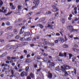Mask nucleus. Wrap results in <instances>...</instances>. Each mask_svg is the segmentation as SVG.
<instances>
[{
    "mask_svg": "<svg viewBox=\"0 0 79 79\" xmlns=\"http://www.w3.org/2000/svg\"><path fill=\"white\" fill-rule=\"evenodd\" d=\"M9 42H17V41L16 40H11Z\"/></svg>",
    "mask_w": 79,
    "mask_h": 79,
    "instance_id": "44",
    "label": "nucleus"
},
{
    "mask_svg": "<svg viewBox=\"0 0 79 79\" xmlns=\"http://www.w3.org/2000/svg\"><path fill=\"white\" fill-rule=\"evenodd\" d=\"M71 73L72 74V75L74 76L75 74V75H76L77 74V70L75 69H73V71H72L71 72Z\"/></svg>",
    "mask_w": 79,
    "mask_h": 79,
    "instance_id": "5",
    "label": "nucleus"
},
{
    "mask_svg": "<svg viewBox=\"0 0 79 79\" xmlns=\"http://www.w3.org/2000/svg\"><path fill=\"white\" fill-rule=\"evenodd\" d=\"M59 14V13L58 12H57L55 14V16L56 17L57 16V15H58Z\"/></svg>",
    "mask_w": 79,
    "mask_h": 79,
    "instance_id": "51",
    "label": "nucleus"
},
{
    "mask_svg": "<svg viewBox=\"0 0 79 79\" xmlns=\"http://www.w3.org/2000/svg\"><path fill=\"white\" fill-rule=\"evenodd\" d=\"M33 12H30L29 13H28L27 15H26V16H28V17H30L32 15Z\"/></svg>",
    "mask_w": 79,
    "mask_h": 79,
    "instance_id": "13",
    "label": "nucleus"
},
{
    "mask_svg": "<svg viewBox=\"0 0 79 79\" xmlns=\"http://www.w3.org/2000/svg\"><path fill=\"white\" fill-rule=\"evenodd\" d=\"M66 1V0H62L61 2H65Z\"/></svg>",
    "mask_w": 79,
    "mask_h": 79,
    "instance_id": "50",
    "label": "nucleus"
},
{
    "mask_svg": "<svg viewBox=\"0 0 79 79\" xmlns=\"http://www.w3.org/2000/svg\"><path fill=\"white\" fill-rule=\"evenodd\" d=\"M20 75V76L22 77H23L25 76L27 77L28 76L27 73L24 71L23 72L21 73Z\"/></svg>",
    "mask_w": 79,
    "mask_h": 79,
    "instance_id": "2",
    "label": "nucleus"
},
{
    "mask_svg": "<svg viewBox=\"0 0 79 79\" xmlns=\"http://www.w3.org/2000/svg\"><path fill=\"white\" fill-rule=\"evenodd\" d=\"M62 23H65V19H63L62 20Z\"/></svg>",
    "mask_w": 79,
    "mask_h": 79,
    "instance_id": "46",
    "label": "nucleus"
},
{
    "mask_svg": "<svg viewBox=\"0 0 79 79\" xmlns=\"http://www.w3.org/2000/svg\"><path fill=\"white\" fill-rule=\"evenodd\" d=\"M64 76L65 77H66L67 76H69V74L68 73V72H66V70L64 72Z\"/></svg>",
    "mask_w": 79,
    "mask_h": 79,
    "instance_id": "21",
    "label": "nucleus"
},
{
    "mask_svg": "<svg viewBox=\"0 0 79 79\" xmlns=\"http://www.w3.org/2000/svg\"><path fill=\"white\" fill-rule=\"evenodd\" d=\"M30 56H31V55H29V54H28V55L27 56V58H29V57H30Z\"/></svg>",
    "mask_w": 79,
    "mask_h": 79,
    "instance_id": "60",
    "label": "nucleus"
},
{
    "mask_svg": "<svg viewBox=\"0 0 79 79\" xmlns=\"http://www.w3.org/2000/svg\"><path fill=\"white\" fill-rule=\"evenodd\" d=\"M61 70L62 71V72H64L66 71V69H64V67L63 66H61Z\"/></svg>",
    "mask_w": 79,
    "mask_h": 79,
    "instance_id": "14",
    "label": "nucleus"
},
{
    "mask_svg": "<svg viewBox=\"0 0 79 79\" xmlns=\"http://www.w3.org/2000/svg\"><path fill=\"white\" fill-rule=\"evenodd\" d=\"M20 38V36H19V35H17L16 36H15V38L16 39H19V38Z\"/></svg>",
    "mask_w": 79,
    "mask_h": 79,
    "instance_id": "28",
    "label": "nucleus"
},
{
    "mask_svg": "<svg viewBox=\"0 0 79 79\" xmlns=\"http://www.w3.org/2000/svg\"><path fill=\"white\" fill-rule=\"evenodd\" d=\"M3 4V3L2 0H0V6H2Z\"/></svg>",
    "mask_w": 79,
    "mask_h": 79,
    "instance_id": "32",
    "label": "nucleus"
},
{
    "mask_svg": "<svg viewBox=\"0 0 79 79\" xmlns=\"http://www.w3.org/2000/svg\"><path fill=\"white\" fill-rule=\"evenodd\" d=\"M22 20H23V19L22 18H21V19H18V22H20V21H22Z\"/></svg>",
    "mask_w": 79,
    "mask_h": 79,
    "instance_id": "45",
    "label": "nucleus"
},
{
    "mask_svg": "<svg viewBox=\"0 0 79 79\" xmlns=\"http://www.w3.org/2000/svg\"><path fill=\"white\" fill-rule=\"evenodd\" d=\"M29 66H27L26 67V69H25V70L26 72L27 73L29 72Z\"/></svg>",
    "mask_w": 79,
    "mask_h": 79,
    "instance_id": "17",
    "label": "nucleus"
},
{
    "mask_svg": "<svg viewBox=\"0 0 79 79\" xmlns=\"http://www.w3.org/2000/svg\"><path fill=\"white\" fill-rule=\"evenodd\" d=\"M6 48H7L8 49H11V46L9 44H8L6 45Z\"/></svg>",
    "mask_w": 79,
    "mask_h": 79,
    "instance_id": "20",
    "label": "nucleus"
},
{
    "mask_svg": "<svg viewBox=\"0 0 79 79\" xmlns=\"http://www.w3.org/2000/svg\"><path fill=\"white\" fill-rule=\"evenodd\" d=\"M41 13V11L38 12L37 13L35 14L36 15H40Z\"/></svg>",
    "mask_w": 79,
    "mask_h": 79,
    "instance_id": "42",
    "label": "nucleus"
},
{
    "mask_svg": "<svg viewBox=\"0 0 79 79\" xmlns=\"http://www.w3.org/2000/svg\"><path fill=\"white\" fill-rule=\"evenodd\" d=\"M3 34V32L2 31H0V36L2 35Z\"/></svg>",
    "mask_w": 79,
    "mask_h": 79,
    "instance_id": "49",
    "label": "nucleus"
},
{
    "mask_svg": "<svg viewBox=\"0 0 79 79\" xmlns=\"http://www.w3.org/2000/svg\"><path fill=\"white\" fill-rule=\"evenodd\" d=\"M76 58H77V57L75 56H74V57H73L72 58V62H74L75 61V60H76Z\"/></svg>",
    "mask_w": 79,
    "mask_h": 79,
    "instance_id": "24",
    "label": "nucleus"
},
{
    "mask_svg": "<svg viewBox=\"0 0 79 79\" xmlns=\"http://www.w3.org/2000/svg\"><path fill=\"white\" fill-rule=\"evenodd\" d=\"M55 65V64L54 63H52L50 65V67H52L54 66Z\"/></svg>",
    "mask_w": 79,
    "mask_h": 79,
    "instance_id": "31",
    "label": "nucleus"
},
{
    "mask_svg": "<svg viewBox=\"0 0 79 79\" xmlns=\"http://www.w3.org/2000/svg\"><path fill=\"white\" fill-rule=\"evenodd\" d=\"M15 7L14 6V5H12L11 7V10H15Z\"/></svg>",
    "mask_w": 79,
    "mask_h": 79,
    "instance_id": "36",
    "label": "nucleus"
},
{
    "mask_svg": "<svg viewBox=\"0 0 79 79\" xmlns=\"http://www.w3.org/2000/svg\"><path fill=\"white\" fill-rule=\"evenodd\" d=\"M30 76L32 78H34L35 77V75L31 72L30 74Z\"/></svg>",
    "mask_w": 79,
    "mask_h": 79,
    "instance_id": "10",
    "label": "nucleus"
},
{
    "mask_svg": "<svg viewBox=\"0 0 79 79\" xmlns=\"http://www.w3.org/2000/svg\"><path fill=\"white\" fill-rule=\"evenodd\" d=\"M16 58V57H11V60H15Z\"/></svg>",
    "mask_w": 79,
    "mask_h": 79,
    "instance_id": "52",
    "label": "nucleus"
},
{
    "mask_svg": "<svg viewBox=\"0 0 79 79\" xmlns=\"http://www.w3.org/2000/svg\"><path fill=\"white\" fill-rule=\"evenodd\" d=\"M77 30L74 29V28H73V29L71 31V32H77Z\"/></svg>",
    "mask_w": 79,
    "mask_h": 79,
    "instance_id": "25",
    "label": "nucleus"
},
{
    "mask_svg": "<svg viewBox=\"0 0 79 79\" xmlns=\"http://www.w3.org/2000/svg\"><path fill=\"white\" fill-rule=\"evenodd\" d=\"M52 13L51 12H50L49 11H47V12L46 13V15H50V13Z\"/></svg>",
    "mask_w": 79,
    "mask_h": 79,
    "instance_id": "30",
    "label": "nucleus"
},
{
    "mask_svg": "<svg viewBox=\"0 0 79 79\" xmlns=\"http://www.w3.org/2000/svg\"><path fill=\"white\" fill-rule=\"evenodd\" d=\"M6 25H7V26H9L10 25V23L8 22L6 23Z\"/></svg>",
    "mask_w": 79,
    "mask_h": 79,
    "instance_id": "41",
    "label": "nucleus"
},
{
    "mask_svg": "<svg viewBox=\"0 0 79 79\" xmlns=\"http://www.w3.org/2000/svg\"><path fill=\"white\" fill-rule=\"evenodd\" d=\"M72 50L75 52H77V51H79V49L77 50V49L76 48H72Z\"/></svg>",
    "mask_w": 79,
    "mask_h": 79,
    "instance_id": "29",
    "label": "nucleus"
},
{
    "mask_svg": "<svg viewBox=\"0 0 79 79\" xmlns=\"http://www.w3.org/2000/svg\"><path fill=\"white\" fill-rule=\"evenodd\" d=\"M23 56H22L20 57V59H21V60H22V59H23Z\"/></svg>",
    "mask_w": 79,
    "mask_h": 79,
    "instance_id": "61",
    "label": "nucleus"
},
{
    "mask_svg": "<svg viewBox=\"0 0 79 79\" xmlns=\"http://www.w3.org/2000/svg\"><path fill=\"white\" fill-rule=\"evenodd\" d=\"M41 46L42 47H44L45 46V44L44 42H43V43L41 44Z\"/></svg>",
    "mask_w": 79,
    "mask_h": 79,
    "instance_id": "43",
    "label": "nucleus"
},
{
    "mask_svg": "<svg viewBox=\"0 0 79 79\" xmlns=\"http://www.w3.org/2000/svg\"><path fill=\"white\" fill-rule=\"evenodd\" d=\"M27 35L28 36H29L31 35V33L30 32H27Z\"/></svg>",
    "mask_w": 79,
    "mask_h": 79,
    "instance_id": "54",
    "label": "nucleus"
},
{
    "mask_svg": "<svg viewBox=\"0 0 79 79\" xmlns=\"http://www.w3.org/2000/svg\"><path fill=\"white\" fill-rule=\"evenodd\" d=\"M23 33V30L22 29H21L20 31V34L21 35Z\"/></svg>",
    "mask_w": 79,
    "mask_h": 79,
    "instance_id": "33",
    "label": "nucleus"
},
{
    "mask_svg": "<svg viewBox=\"0 0 79 79\" xmlns=\"http://www.w3.org/2000/svg\"><path fill=\"white\" fill-rule=\"evenodd\" d=\"M68 19L69 20H71L72 19V18H71V17H68Z\"/></svg>",
    "mask_w": 79,
    "mask_h": 79,
    "instance_id": "53",
    "label": "nucleus"
},
{
    "mask_svg": "<svg viewBox=\"0 0 79 79\" xmlns=\"http://www.w3.org/2000/svg\"><path fill=\"white\" fill-rule=\"evenodd\" d=\"M34 2H35V4L34 6L32 7V10H34V9L37 8L38 5H39L40 2V0H34Z\"/></svg>",
    "mask_w": 79,
    "mask_h": 79,
    "instance_id": "1",
    "label": "nucleus"
},
{
    "mask_svg": "<svg viewBox=\"0 0 79 79\" xmlns=\"http://www.w3.org/2000/svg\"><path fill=\"white\" fill-rule=\"evenodd\" d=\"M12 28V27H9L8 28V29L9 30H10V29H11Z\"/></svg>",
    "mask_w": 79,
    "mask_h": 79,
    "instance_id": "55",
    "label": "nucleus"
},
{
    "mask_svg": "<svg viewBox=\"0 0 79 79\" xmlns=\"http://www.w3.org/2000/svg\"><path fill=\"white\" fill-rule=\"evenodd\" d=\"M63 47L64 48H66L68 47V46L66 44H64L63 45Z\"/></svg>",
    "mask_w": 79,
    "mask_h": 79,
    "instance_id": "22",
    "label": "nucleus"
},
{
    "mask_svg": "<svg viewBox=\"0 0 79 79\" xmlns=\"http://www.w3.org/2000/svg\"><path fill=\"white\" fill-rule=\"evenodd\" d=\"M52 7L53 8V9H52V10L53 12H56L59 10L58 8H56V6H55L54 5H53Z\"/></svg>",
    "mask_w": 79,
    "mask_h": 79,
    "instance_id": "3",
    "label": "nucleus"
},
{
    "mask_svg": "<svg viewBox=\"0 0 79 79\" xmlns=\"http://www.w3.org/2000/svg\"><path fill=\"white\" fill-rule=\"evenodd\" d=\"M64 57H66V56H67L66 52H64Z\"/></svg>",
    "mask_w": 79,
    "mask_h": 79,
    "instance_id": "56",
    "label": "nucleus"
},
{
    "mask_svg": "<svg viewBox=\"0 0 79 79\" xmlns=\"http://www.w3.org/2000/svg\"><path fill=\"white\" fill-rule=\"evenodd\" d=\"M27 79H31V77H28V76L27 78Z\"/></svg>",
    "mask_w": 79,
    "mask_h": 79,
    "instance_id": "63",
    "label": "nucleus"
},
{
    "mask_svg": "<svg viewBox=\"0 0 79 79\" xmlns=\"http://www.w3.org/2000/svg\"><path fill=\"white\" fill-rule=\"evenodd\" d=\"M37 26L38 27H39L40 28H43L44 27L43 26L42 24H38L37 25Z\"/></svg>",
    "mask_w": 79,
    "mask_h": 79,
    "instance_id": "16",
    "label": "nucleus"
},
{
    "mask_svg": "<svg viewBox=\"0 0 79 79\" xmlns=\"http://www.w3.org/2000/svg\"><path fill=\"white\" fill-rule=\"evenodd\" d=\"M11 37V35H8L7 37H6V39H10Z\"/></svg>",
    "mask_w": 79,
    "mask_h": 79,
    "instance_id": "37",
    "label": "nucleus"
},
{
    "mask_svg": "<svg viewBox=\"0 0 79 79\" xmlns=\"http://www.w3.org/2000/svg\"><path fill=\"white\" fill-rule=\"evenodd\" d=\"M58 41H61V43H63L64 42V39L63 38H58Z\"/></svg>",
    "mask_w": 79,
    "mask_h": 79,
    "instance_id": "7",
    "label": "nucleus"
},
{
    "mask_svg": "<svg viewBox=\"0 0 79 79\" xmlns=\"http://www.w3.org/2000/svg\"><path fill=\"white\" fill-rule=\"evenodd\" d=\"M44 43L45 45H48V44H50V42L47 41H45L44 42Z\"/></svg>",
    "mask_w": 79,
    "mask_h": 79,
    "instance_id": "23",
    "label": "nucleus"
},
{
    "mask_svg": "<svg viewBox=\"0 0 79 79\" xmlns=\"http://www.w3.org/2000/svg\"><path fill=\"white\" fill-rule=\"evenodd\" d=\"M59 56L60 57H64V54H62L61 52H59Z\"/></svg>",
    "mask_w": 79,
    "mask_h": 79,
    "instance_id": "26",
    "label": "nucleus"
},
{
    "mask_svg": "<svg viewBox=\"0 0 79 79\" xmlns=\"http://www.w3.org/2000/svg\"><path fill=\"white\" fill-rule=\"evenodd\" d=\"M58 40H56L55 41V43H57L58 42Z\"/></svg>",
    "mask_w": 79,
    "mask_h": 79,
    "instance_id": "64",
    "label": "nucleus"
},
{
    "mask_svg": "<svg viewBox=\"0 0 79 79\" xmlns=\"http://www.w3.org/2000/svg\"><path fill=\"white\" fill-rule=\"evenodd\" d=\"M31 61V60L29 59H27L26 60L25 62L27 63L28 64L30 63Z\"/></svg>",
    "mask_w": 79,
    "mask_h": 79,
    "instance_id": "8",
    "label": "nucleus"
},
{
    "mask_svg": "<svg viewBox=\"0 0 79 79\" xmlns=\"http://www.w3.org/2000/svg\"><path fill=\"white\" fill-rule=\"evenodd\" d=\"M14 33L15 35H17L18 33V30L17 29H15L14 30Z\"/></svg>",
    "mask_w": 79,
    "mask_h": 79,
    "instance_id": "12",
    "label": "nucleus"
},
{
    "mask_svg": "<svg viewBox=\"0 0 79 79\" xmlns=\"http://www.w3.org/2000/svg\"><path fill=\"white\" fill-rule=\"evenodd\" d=\"M18 10H21V8H22V6H21L20 5H19L18 6Z\"/></svg>",
    "mask_w": 79,
    "mask_h": 79,
    "instance_id": "27",
    "label": "nucleus"
},
{
    "mask_svg": "<svg viewBox=\"0 0 79 79\" xmlns=\"http://www.w3.org/2000/svg\"><path fill=\"white\" fill-rule=\"evenodd\" d=\"M22 47V44H18L15 46V49H16L18 48H19Z\"/></svg>",
    "mask_w": 79,
    "mask_h": 79,
    "instance_id": "9",
    "label": "nucleus"
},
{
    "mask_svg": "<svg viewBox=\"0 0 79 79\" xmlns=\"http://www.w3.org/2000/svg\"><path fill=\"white\" fill-rule=\"evenodd\" d=\"M73 15L72 14H70L69 15V17H70V18H72L73 17Z\"/></svg>",
    "mask_w": 79,
    "mask_h": 79,
    "instance_id": "59",
    "label": "nucleus"
},
{
    "mask_svg": "<svg viewBox=\"0 0 79 79\" xmlns=\"http://www.w3.org/2000/svg\"><path fill=\"white\" fill-rule=\"evenodd\" d=\"M5 25V23H3L2 24V26H4Z\"/></svg>",
    "mask_w": 79,
    "mask_h": 79,
    "instance_id": "57",
    "label": "nucleus"
},
{
    "mask_svg": "<svg viewBox=\"0 0 79 79\" xmlns=\"http://www.w3.org/2000/svg\"><path fill=\"white\" fill-rule=\"evenodd\" d=\"M69 59H70L71 57L73 56V55L72 54H69Z\"/></svg>",
    "mask_w": 79,
    "mask_h": 79,
    "instance_id": "35",
    "label": "nucleus"
},
{
    "mask_svg": "<svg viewBox=\"0 0 79 79\" xmlns=\"http://www.w3.org/2000/svg\"><path fill=\"white\" fill-rule=\"evenodd\" d=\"M50 46H54V44L53 43H50Z\"/></svg>",
    "mask_w": 79,
    "mask_h": 79,
    "instance_id": "48",
    "label": "nucleus"
},
{
    "mask_svg": "<svg viewBox=\"0 0 79 79\" xmlns=\"http://www.w3.org/2000/svg\"><path fill=\"white\" fill-rule=\"evenodd\" d=\"M5 56V53H4L2 54V55L0 56V57H4Z\"/></svg>",
    "mask_w": 79,
    "mask_h": 79,
    "instance_id": "39",
    "label": "nucleus"
},
{
    "mask_svg": "<svg viewBox=\"0 0 79 79\" xmlns=\"http://www.w3.org/2000/svg\"><path fill=\"white\" fill-rule=\"evenodd\" d=\"M64 68L66 70H69L70 69V67L68 65H66L64 66Z\"/></svg>",
    "mask_w": 79,
    "mask_h": 79,
    "instance_id": "15",
    "label": "nucleus"
},
{
    "mask_svg": "<svg viewBox=\"0 0 79 79\" xmlns=\"http://www.w3.org/2000/svg\"><path fill=\"white\" fill-rule=\"evenodd\" d=\"M73 28V27L72 26H68L67 27V29H68L69 30H71V31H72Z\"/></svg>",
    "mask_w": 79,
    "mask_h": 79,
    "instance_id": "6",
    "label": "nucleus"
},
{
    "mask_svg": "<svg viewBox=\"0 0 79 79\" xmlns=\"http://www.w3.org/2000/svg\"><path fill=\"white\" fill-rule=\"evenodd\" d=\"M15 47V46H11V45H10L11 49L13 48V49H15V48H14Z\"/></svg>",
    "mask_w": 79,
    "mask_h": 79,
    "instance_id": "38",
    "label": "nucleus"
},
{
    "mask_svg": "<svg viewBox=\"0 0 79 79\" xmlns=\"http://www.w3.org/2000/svg\"><path fill=\"white\" fill-rule=\"evenodd\" d=\"M53 26L52 24H48V25L47 26V27L48 28L50 27L51 29H52Z\"/></svg>",
    "mask_w": 79,
    "mask_h": 79,
    "instance_id": "19",
    "label": "nucleus"
},
{
    "mask_svg": "<svg viewBox=\"0 0 79 79\" xmlns=\"http://www.w3.org/2000/svg\"><path fill=\"white\" fill-rule=\"evenodd\" d=\"M43 56H48V54L44 52V53H43Z\"/></svg>",
    "mask_w": 79,
    "mask_h": 79,
    "instance_id": "40",
    "label": "nucleus"
},
{
    "mask_svg": "<svg viewBox=\"0 0 79 79\" xmlns=\"http://www.w3.org/2000/svg\"><path fill=\"white\" fill-rule=\"evenodd\" d=\"M20 40L21 41H24L25 40V38L24 37H23V38H21L20 39Z\"/></svg>",
    "mask_w": 79,
    "mask_h": 79,
    "instance_id": "34",
    "label": "nucleus"
},
{
    "mask_svg": "<svg viewBox=\"0 0 79 79\" xmlns=\"http://www.w3.org/2000/svg\"><path fill=\"white\" fill-rule=\"evenodd\" d=\"M64 39H65V41H67L68 40V39L67 38L66 36H64Z\"/></svg>",
    "mask_w": 79,
    "mask_h": 79,
    "instance_id": "62",
    "label": "nucleus"
},
{
    "mask_svg": "<svg viewBox=\"0 0 79 79\" xmlns=\"http://www.w3.org/2000/svg\"><path fill=\"white\" fill-rule=\"evenodd\" d=\"M52 73H50V71H49L48 73V78L51 79L52 78Z\"/></svg>",
    "mask_w": 79,
    "mask_h": 79,
    "instance_id": "4",
    "label": "nucleus"
},
{
    "mask_svg": "<svg viewBox=\"0 0 79 79\" xmlns=\"http://www.w3.org/2000/svg\"><path fill=\"white\" fill-rule=\"evenodd\" d=\"M56 36H60V33H57L56 34Z\"/></svg>",
    "mask_w": 79,
    "mask_h": 79,
    "instance_id": "47",
    "label": "nucleus"
},
{
    "mask_svg": "<svg viewBox=\"0 0 79 79\" xmlns=\"http://www.w3.org/2000/svg\"><path fill=\"white\" fill-rule=\"evenodd\" d=\"M36 40V38H34L33 39L32 41H35Z\"/></svg>",
    "mask_w": 79,
    "mask_h": 79,
    "instance_id": "58",
    "label": "nucleus"
},
{
    "mask_svg": "<svg viewBox=\"0 0 79 79\" xmlns=\"http://www.w3.org/2000/svg\"><path fill=\"white\" fill-rule=\"evenodd\" d=\"M0 20L1 21L3 20H7V18H6L5 17H4L3 18H0Z\"/></svg>",
    "mask_w": 79,
    "mask_h": 79,
    "instance_id": "18",
    "label": "nucleus"
},
{
    "mask_svg": "<svg viewBox=\"0 0 79 79\" xmlns=\"http://www.w3.org/2000/svg\"><path fill=\"white\" fill-rule=\"evenodd\" d=\"M11 73L12 74V75L10 76V77L11 78H12L14 76V71L13 70H11Z\"/></svg>",
    "mask_w": 79,
    "mask_h": 79,
    "instance_id": "11",
    "label": "nucleus"
}]
</instances>
